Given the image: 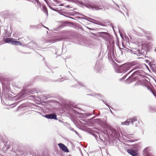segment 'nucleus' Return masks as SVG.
Instances as JSON below:
<instances>
[{
    "label": "nucleus",
    "instance_id": "obj_13",
    "mask_svg": "<svg viewBox=\"0 0 156 156\" xmlns=\"http://www.w3.org/2000/svg\"><path fill=\"white\" fill-rule=\"evenodd\" d=\"M133 50L134 54H136L137 55L140 54V51L139 49H134Z\"/></svg>",
    "mask_w": 156,
    "mask_h": 156
},
{
    "label": "nucleus",
    "instance_id": "obj_18",
    "mask_svg": "<svg viewBox=\"0 0 156 156\" xmlns=\"http://www.w3.org/2000/svg\"><path fill=\"white\" fill-rule=\"evenodd\" d=\"M83 86V85L82 83L78 82L76 85V87L78 88H79L80 87H79V86Z\"/></svg>",
    "mask_w": 156,
    "mask_h": 156
},
{
    "label": "nucleus",
    "instance_id": "obj_28",
    "mask_svg": "<svg viewBox=\"0 0 156 156\" xmlns=\"http://www.w3.org/2000/svg\"><path fill=\"white\" fill-rule=\"evenodd\" d=\"M74 132L76 133V134L79 135V133L76 130H75Z\"/></svg>",
    "mask_w": 156,
    "mask_h": 156
},
{
    "label": "nucleus",
    "instance_id": "obj_12",
    "mask_svg": "<svg viewBox=\"0 0 156 156\" xmlns=\"http://www.w3.org/2000/svg\"><path fill=\"white\" fill-rule=\"evenodd\" d=\"M64 39L62 37H59L58 38H56L55 39L51 40V43H54L57 41H61L62 40Z\"/></svg>",
    "mask_w": 156,
    "mask_h": 156
},
{
    "label": "nucleus",
    "instance_id": "obj_26",
    "mask_svg": "<svg viewBox=\"0 0 156 156\" xmlns=\"http://www.w3.org/2000/svg\"><path fill=\"white\" fill-rule=\"evenodd\" d=\"M58 121L59 122L62 123H63L64 122L61 119L59 120Z\"/></svg>",
    "mask_w": 156,
    "mask_h": 156
},
{
    "label": "nucleus",
    "instance_id": "obj_14",
    "mask_svg": "<svg viewBox=\"0 0 156 156\" xmlns=\"http://www.w3.org/2000/svg\"><path fill=\"white\" fill-rule=\"evenodd\" d=\"M4 34L5 35V37H9L10 36L11 33H10L9 32H8L7 30L5 29Z\"/></svg>",
    "mask_w": 156,
    "mask_h": 156
},
{
    "label": "nucleus",
    "instance_id": "obj_16",
    "mask_svg": "<svg viewBox=\"0 0 156 156\" xmlns=\"http://www.w3.org/2000/svg\"><path fill=\"white\" fill-rule=\"evenodd\" d=\"M42 10L47 16H48V11L47 8L44 6H43Z\"/></svg>",
    "mask_w": 156,
    "mask_h": 156
},
{
    "label": "nucleus",
    "instance_id": "obj_22",
    "mask_svg": "<svg viewBox=\"0 0 156 156\" xmlns=\"http://www.w3.org/2000/svg\"><path fill=\"white\" fill-rule=\"evenodd\" d=\"M62 79H63V78L62 77L61 78L58 79L57 80V81L59 82H62L63 81V80Z\"/></svg>",
    "mask_w": 156,
    "mask_h": 156
},
{
    "label": "nucleus",
    "instance_id": "obj_10",
    "mask_svg": "<svg viewBox=\"0 0 156 156\" xmlns=\"http://www.w3.org/2000/svg\"><path fill=\"white\" fill-rule=\"evenodd\" d=\"M100 64L99 62H96L95 64L94 69L96 72H98L100 69Z\"/></svg>",
    "mask_w": 156,
    "mask_h": 156
},
{
    "label": "nucleus",
    "instance_id": "obj_5",
    "mask_svg": "<svg viewBox=\"0 0 156 156\" xmlns=\"http://www.w3.org/2000/svg\"><path fill=\"white\" fill-rule=\"evenodd\" d=\"M44 117L48 119H57L56 115L54 113L46 115H44Z\"/></svg>",
    "mask_w": 156,
    "mask_h": 156
},
{
    "label": "nucleus",
    "instance_id": "obj_4",
    "mask_svg": "<svg viewBox=\"0 0 156 156\" xmlns=\"http://www.w3.org/2000/svg\"><path fill=\"white\" fill-rule=\"evenodd\" d=\"M58 145L60 148L62 149L63 151L66 152H69V151L67 147L63 144L62 143H59L58 144Z\"/></svg>",
    "mask_w": 156,
    "mask_h": 156
},
{
    "label": "nucleus",
    "instance_id": "obj_1",
    "mask_svg": "<svg viewBox=\"0 0 156 156\" xmlns=\"http://www.w3.org/2000/svg\"><path fill=\"white\" fill-rule=\"evenodd\" d=\"M80 4L89 9H90L92 10H99L102 9L103 7V6L100 5L99 3H92L89 2V3H84L83 2H81Z\"/></svg>",
    "mask_w": 156,
    "mask_h": 156
},
{
    "label": "nucleus",
    "instance_id": "obj_3",
    "mask_svg": "<svg viewBox=\"0 0 156 156\" xmlns=\"http://www.w3.org/2000/svg\"><path fill=\"white\" fill-rule=\"evenodd\" d=\"M130 123L134 127H137L138 126V122L137 121L136 117H134L131 119H129Z\"/></svg>",
    "mask_w": 156,
    "mask_h": 156
},
{
    "label": "nucleus",
    "instance_id": "obj_17",
    "mask_svg": "<svg viewBox=\"0 0 156 156\" xmlns=\"http://www.w3.org/2000/svg\"><path fill=\"white\" fill-rule=\"evenodd\" d=\"M4 145L5 146V142L2 138H0V146Z\"/></svg>",
    "mask_w": 156,
    "mask_h": 156
},
{
    "label": "nucleus",
    "instance_id": "obj_8",
    "mask_svg": "<svg viewBox=\"0 0 156 156\" xmlns=\"http://www.w3.org/2000/svg\"><path fill=\"white\" fill-rule=\"evenodd\" d=\"M92 135L95 137V138L97 141H98V136H99L100 139L102 141H104V143H105V141L106 142L107 141L106 138H104V140H103V139H101V138L100 136L99 135V134L98 133H97V134L94 133L92 134Z\"/></svg>",
    "mask_w": 156,
    "mask_h": 156
},
{
    "label": "nucleus",
    "instance_id": "obj_37",
    "mask_svg": "<svg viewBox=\"0 0 156 156\" xmlns=\"http://www.w3.org/2000/svg\"><path fill=\"white\" fill-rule=\"evenodd\" d=\"M43 155V156H44V155Z\"/></svg>",
    "mask_w": 156,
    "mask_h": 156
},
{
    "label": "nucleus",
    "instance_id": "obj_11",
    "mask_svg": "<svg viewBox=\"0 0 156 156\" xmlns=\"http://www.w3.org/2000/svg\"><path fill=\"white\" fill-rule=\"evenodd\" d=\"M12 39V38H3V41L5 43H9V44H11Z\"/></svg>",
    "mask_w": 156,
    "mask_h": 156
},
{
    "label": "nucleus",
    "instance_id": "obj_36",
    "mask_svg": "<svg viewBox=\"0 0 156 156\" xmlns=\"http://www.w3.org/2000/svg\"><path fill=\"white\" fill-rule=\"evenodd\" d=\"M112 28L113 29V27H112Z\"/></svg>",
    "mask_w": 156,
    "mask_h": 156
},
{
    "label": "nucleus",
    "instance_id": "obj_2",
    "mask_svg": "<svg viewBox=\"0 0 156 156\" xmlns=\"http://www.w3.org/2000/svg\"><path fill=\"white\" fill-rule=\"evenodd\" d=\"M109 40L110 44V47L112 50V54H114V41L113 39V37L108 33V40Z\"/></svg>",
    "mask_w": 156,
    "mask_h": 156
},
{
    "label": "nucleus",
    "instance_id": "obj_19",
    "mask_svg": "<svg viewBox=\"0 0 156 156\" xmlns=\"http://www.w3.org/2000/svg\"><path fill=\"white\" fill-rule=\"evenodd\" d=\"M147 88L148 90H150L154 94V93L153 92L152 89L151 87H149L147 86Z\"/></svg>",
    "mask_w": 156,
    "mask_h": 156
},
{
    "label": "nucleus",
    "instance_id": "obj_30",
    "mask_svg": "<svg viewBox=\"0 0 156 156\" xmlns=\"http://www.w3.org/2000/svg\"><path fill=\"white\" fill-rule=\"evenodd\" d=\"M44 0L45 2L48 5V1H47V0Z\"/></svg>",
    "mask_w": 156,
    "mask_h": 156
},
{
    "label": "nucleus",
    "instance_id": "obj_32",
    "mask_svg": "<svg viewBox=\"0 0 156 156\" xmlns=\"http://www.w3.org/2000/svg\"><path fill=\"white\" fill-rule=\"evenodd\" d=\"M37 4L38 5H41V4L39 2V3H37Z\"/></svg>",
    "mask_w": 156,
    "mask_h": 156
},
{
    "label": "nucleus",
    "instance_id": "obj_24",
    "mask_svg": "<svg viewBox=\"0 0 156 156\" xmlns=\"http://www.w3.org/2000/svg\"><path fill=\"white\" fill-rule=\"evenodd\" d=\"M48 6H49V7L51 9L53 10H54V11H55V9L53 8L52 7H51V6L50 5H48Z\"/></svg>",
    "mask_w": 156,
    "mask_h": 156
},
{
    "label": "nucleus",
    "instance_id": "obj_29",
    "mask_svg": "<svg viewBox=\"0 0 156 156\" xmlns=\"http://www.w3.org/2000/svg\"><path fill=\"white\" fill-rule=\"evenodd\" d=\"M59 13L60 14H61V15H63V16H65V15H64L63 14H62V12H59Z\"/></svg>",
    "mask_w": 156,
    "mask_h": 156
},
{
    "label": "nucleus",
    "instance_id": "obj_6",
    "mask_svg": "<svg viewBox=\"0 0 156 156\" xmlns=\"http://www.w3.org/2000/svg\"><path fill=\"white\" fill-rule=\"evenodd\" d=\"M87 95L95 97L99 99H102L103 97V96L100 94H96L94 92H92L91 93L87 94Z\"/></svg>",
    "mask_w": 156,
    "mask_h": 156
},
{
    "label": "nucleus",
    "instance_id": "obj_23",
    "mask_svg": "<svg viewBox=\"0 0 156 156\" xmlns=\"http://www.w3.org/2000/svg\"><path fill=\"white\" fill-rule=\"evenodd\" d=\"M69 129L70 130H71L72 131H74V132L75 130L73 128L71 127H69Z\"/></svg>",
    "mask_w": 156,
    "mask_h": 156
},
{
    "label": "nucleus",
    "instance_id": "obj_27",
    "mask_svg": "<svg viewBox=\"0 0 156 156\" xmlns=\"http://www.w3.org/2000/svg\"><path fill=\"white\" fill-rule=\"evenodd\" d=\"M34 1H35L37 3H39V1L38 0H34Z\"/></svg>",
    "mask_w": 156,
    "mask_h": 156
},
{
    "label": "nucleus",
    "instance_id": "obj_15",
    "mask_svg": "<svg viewBox=\"0 0 156 156\" xmlns=\"http://www.w3.org/2000/svg\"><path fill=\"white\" fill-rule=\"evenodd\" d=\"M130 123V121L129 120V119H128V120H126L125 121L122 122L121 123V124L123 125H129Z\"/></svg>",
    "mask_w": 156,
    "mask_h": 156
},
{
    "label": "nucleus",
    "instance_id": "obj_21",
    "mask_svg": "<svg viewBox=\"0 0 156 156\" xmlns=\"http://www.w3.org/2000/svg\"><path fill=\"white\" fill-rule=\"evenodd\" d=\"M147 38L148 40H151L152 39L151 36H147Z\"/></svg>",
    "mask_w": 156,
    "mask_h": 156
},
{
    "label": "nucleus",
    "instance_id": "obj_7",
    "mask_svg": "<svg viewBox=\"0 0 156 156\" xmlns=\"http://www.w3.org/2000/svg\"><path fill=\"white\" fill-rule=\"evenodd\" d=\"M128 153L133 156H138V153L136 151L131 149H129L127 151Z\"/></svg>",
    "mask_w": 156,
    "mask_h": 156
},
{
    "label": "nucleus",
    "instance_id": "obj_25",
    "mask_svg": "<svg viewBox=\"0 0 156 156\" xmlns=\"http://www.w3.org/2000/svg\"><path fill=\"white\" fill-rule=\"evenodd\" d=\"M108 129H109L111 130L112 129V128H111V127L110 126H109L108 125Z\"/></svg>",
    "mask_w": 156,
    "mask_h": 156
},
{
    "label": "nucleus",
    "instance_id": "obj_33",
    "mask_svg": "<svg viewBox=\"0 0 156 156\" xmlns=\"http://www.w3.org/2000/svg\"><path fill=\"white\" fill-rule=\"evenodd\" d=\"M34 44V46H35L36 45V44Z\"/></svg>",
    "mask_w": 156,
    "mask_h": 156
},
{
    "label": "nucleus",
    "instance_id": "obj_35",
    "mask_svg": "<svg viewBox=\"0 0 156 156\" xmlns=\"http://www.w3.org/2000/svg\"><path fill=\"white\" fill-rule=\"evenodd\" d=\"M105 105L107 106V104H106V103H105Z\"/></svg>",
    "mask_w": 156,
    "mask_h": 156
},
{
    "label": "nucleus",
    "instance_id": "obj_20",
    "mask_svg": "<svg viewBox=\"0 0 156 156\" xmlns=\"http://www.w3.org/2000/svg\"><path fill=\"white\" fill-rule=\"evenodd\" d=\"M85 17L87 18V19H86V20H87L88 21H89L90 22H92V21L91 20H93V19H92L90 18H88L87 17H86V16H85Z\"/></svg>",
    "mask_w": 156,
    "mask_h": 156
},
{
    "label": "nucleus",
    "instance_id": "obj_31",
    "mask_svg": "<svg viewBox=\"0 0 156 156\" xmlns=\"http://www.w3.org/2000/svg\"><path fill=\"white\" fill-rule=\"evenodd\" d=\"M43 26L44 27H45V28H46V29H48V30H49V29H48V27H45V26H44V25H43Z\"/></svg>",
    "mask_w": 156,
    "mask_h": 156
},
{
    "label": "nucleus",
    "instance_id": "obj_9",
    "mask_svg": "<svg viewBox=\"0 0 156 156\" xmlns=\"http://www.w3.org/2000/svg\"><path fill=\"white\" fill-rule=\"evenodd\" d=\"M11 44L15 45H21L22 44L19 41L14 40L12 38Z\"/></svg>",
    "mask_w": 156,
    "mask_h": 156
},
{
    "label": "nucleus",
    "instance_id": "obj_34",
    "mask_svg": "<svg viewBox=\"0 0 156 156\" xmlns=\"http://www.w3.org/2000/svg\"><path fill=\"white\" fill-rule=\"evenodd\" d=\"M70 18H71V19H73V18L72 17H70Z\"/></svg>",
    "mask_w": 156,
    "mask_h": 156
}]
</instances>
